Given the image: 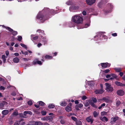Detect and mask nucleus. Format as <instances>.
<instances>
[{
    "label": "nucleus",
    "mask_w": 125,
    "mask_h": 125,
    "mask_svg": "<svg viewBox=\"0 0 125 125\" xmlns=\"http://www.w3.org/2000/svg\"><path fill=\"white\" fill-rule=\"evenodd\" d=\"M77 105L78 107L80 108H81L83 106V104H79Z\"/></svg>",
    "instance_id": "obj_35"
},
{
    "label": "nucleus",
    "mask_w": 125,
    "mask_h": 125,
    "mask_svg": "<svg viewBox=\"0 0 125 125\" xmlns=\"http://www.w3.org/2000/svg\"><path fill=\"white\" fill-rule=\"evenodd\" d=\"M94 92L96 94H101L104 92V91L102 89L98 90H95Z\"/></svg>",
    "instance_id": "obj_6"
},
{
    "label": "nucleus",
    "mask_w": 125,
    "mask_h": 125,
    "mask_svg": "<svg viewBox=\"0 0 125 125\" xmlns=\"http://www.w3.org/2000/svg\"><path fill=\"white\" fill-rule=\"evenodd\" d=\"M117 94L119 95L122 96L124 94V92L122 90H118L117 92Z\"/></svg>",
    "instance_id": "obj_10"
},
{
    "label": "nucleus",
    "mask_w": 125,
    "mask_h": 125,
    "mask_svg": "<svg viewBox=\"0 0 125 125\" xmlns=\"http://www.w3.org/2000/svg\"><path fill=\"white\" fill-rule=\"evenodd\" d=\"M100 119L101 120L104 122L107 121L108 120V118L104 116L100 117Z\"/></svg>",
    "instance_id": "obj_13"
},
{
    "label": "nucleus",
    "mask_w": 125,
    "mask_h": 125,
    "mask_svg": "<svg viewBox=\"0 0 125 125\" xmlns=\"http://www.w3.org/2000/svg\"><path fill=\"white\" fill-rule=\"evenodd\" d=\"M44 12V13H49L50 14V13H51V12L50 11V10L48 8H45L44 10L42 11V12Z\"/></svg>",
    "instance_id": "obj_7"
},
{
    "label": "nucleus",
    "mask_w": 125,
    "mask_h": 125,
    "mask_svg": "<svg viewBox=\"0 0 125 125\" xmlns=\"http://www.w3.org/2000/svg\"><path fill=\"white\" fill-rule=\"evenodd\" d=\"M55 105H54L53 104H49L48 107L49 108H54L55 107Z\"/></svg>",
    "instance_id": "obj_19"
},
{
    "label": "nucleus",
    "mask_w": 125,
    "mask_h": 125,
    "mask_svg": "<svg viewBox=\"0 0 125 125\" xmlns=\"http://www.w3.org/2000/svg\"><path fill=\"white\" fill-rule=\"evenodd\" d=\"M42 45L41 43H38L37 45V46L38 47H40L41 46H42Z\"/></svg>",
    "instance_id": "obj_58"
},
{
    "label": "nucleus",
    "mask_w": 125,
    "mask_h": 125,
    "mask_svg": "<svg viewBox=\"0 0 125 125\" xmlns=\"http://www.w3.org/2000/svg\"><path fill=\"white\" fill-rule=\"evenodd\" d=\"M18 33L17 32V31H12V34L14 36L16 35Z\"/></svg>",
    "instance_id": "obj_26"
},
{
    "label": "nucleus",
    "mask_w": 125,
    "mask_h": 125,
    "mask_svg": "<svg viewBox=\"0 0 125 125\" xmlns=\"http://www.w3.org/2000/svg\"><path fill=\"white\" fill-rule=\"evenodd\" d=\"M120 104V102L119 101H117L116 103V105L117 106H119Z\"/></svg>",
    "instance_id": "obj_42"
},
{
    "label": "nucleus",
    "mask_w": 125,
    "mask_h": 125,
    "mask_svg": "<svg viewBox=\"0 0 125 125\" xmlns=\"http://www.w3.org/2000/svg\"><path fill=\"white\" fill-rule=\"evenodd\" d=\"M27 114H28V113H27V111H25L23 112V114H24V115H26Z\"/></svg>",
    "instance_id": "obj_59"
},
{
    "label": "nucleus",
    "mask_w": 125,
    "mask_h": 125,
    "mask_svg": "<svg viewBox=\"0 0 125 125\" xmlns=\"http://www.w3.org/2000/svg\"><path fill=\"white\" fill-rule=\"evenodd\" d=\"M5 89V88L3 86H1L0 87V90H4Z\"/></svg>",
    "instance_id": "obj_53"
},
{
    "label": "nucleus",
    "mask_w": 125,
    "mask_h": 125,
    "mask_svg": "<svg viewBox=\"0 0 125 125\" xmlns=\"http://www.w3.org/2000/svg\"><path fill=\"white\" fill-rule=\"evenodd\" d=\"M115 84L118 86H121L125 87V84H122V83L118 81H116L115 82Z\"/></svg>",
    "instance_id": "obj_12"
},
{
    "label": "nucleus",
    "mask_w": 125,
    "mask_h": 125,
    "mask_svg": "<svg viewBox=\"0 0 125 125\" xmlns=\"http://www.w3.org/2000/svg\"><path fill=\"white\" fill-rule=\"evenodd\" d=\"M89 103L91 105L92 104H93L94 103L92 102V101H89Z\"/></svg>",
    "instance_id": "obj_63"
},
{
    "label": "nucleus",
    "mask_w": 125,
    "mask_h": 125,
    "mask_svg": "<svg viewBox=\"0 0 125 125\" xmlns=\"http://www.w3.org/2000/svg\"><path fill=\"white\" fill-rule=\"evenodd\" d=\"M112 35L113 36H117V34L116 33H114L112 34Z\"/></svg>",
    "instance_id": "obj_56"
},
{
    "label": "nucleus",
    "mask_w": 125,
    "mask_h": 125,
    "mask_svg": "<svg viewBox=\"0 0 125 125\" xmlns=\"http://www.w3.org/2000/svg\"><path fill=\"white\" fill-rule=\"evenodd\" d=\"M95 0H86V3L89 5L93 4L95 2Z\"/></svg>",
    "instance_id": "obj_4"
},
{
    "label": "nucleus",
    "mask_w": 125,
    "mask_h": 125,
    "mask_svg": "<svg viewBox=\"0 0 125 125\" xmlns=\"http://www.w3.org/2000/svg\"><path fill=\"white\" fill-rule=\"evenodd\" d=\"M93 115L94 117H97L99 115V113L96 111H94L93 112Z\"/></svg>",
    "instance_id": "obj_21"
},
{
    "label": "nucleus",
    "mask_w": 125,
    "mask_h": 125,
    "mask_svg": "<svg viewBox=\"0 0 125 125\" xmlns=\"http://www.w3.org/2000/svg\"><path fill=\"white\" fill-rule=\"evenodd\" d=\"M70 106H67L65 108L66 110L68 112H69L71 111L72 110L71 106H72V104L71 103H70Z\"/></svg>",
    "instance_id": "obj_9"
},
{
    "label": "nucleus",
    "mask_w": 125,
    "mask_h": 125,
    "mask_svg": "<svg viewBox=\"0 0 125 125\" xmlns=\"http://www.w3.org/2000/svg\"><path fill=\"white\" fill-rule=\"evenodd\" d=\"M76 123V125H82V122L79 120H77Z\"/></svg>",
    "instance_id": "obj_20"
},
{
    "label": "nucleus",
    "mask_w": 125,
    "mask_h": 125,
    "mask_svg": "<svg viewBox=\"0 0 125 125\" xmlns=\"http://www.w3.org/2000/svg\"><path fill=\"white\" fill-rule=\"evenodd\" d=\"M106 86L105 90L107 91L108 92H111L113 90V89L111 85L108 83H105Z\"/></svg>",
    "instance_id": "obj_2"
},
{
    "label": "nucleus",
    "mask_w": 125,
    "mask_h": 125,
    "mask_svg": "<svg viewBox=\"0 0 125 125\" xmlns=\"http://www.w3.org/2000/svg\"><path fill=\"white\" fill-rule=\"evenodd\" d=\"M86 120L88 122H91V124L93 122V120L90 116L87 117Z\"/></svg>",
    "instance_id": "obj_15"
},
{
    "label": "nucleus",
    "mask_w": 125,
    "mask_h": 125,
    "mask_svg": "<svg viewBox=\"0 0 125 125\" xmlns=\"http://www.w3.org/2000/svg\"><path fill=\"white\" fill-rule=\"evenodd\" d=\"M22 59L23 60L25 61H28V60H30V59H27V58H22Z\"/></svg>",
    "instance_id": "obj_43"
},
{
    "label": "nucleus",
    "mask_w": 125,
    "mask_h": 125,
    "mask_svg": "<svg viewBox=\"0 0 125 125\" xmlns=\"http://www.w3.org/2000/svg\"><path fill=\"white\" fill-rule=\"evenodd\" d=\"M51 117L50 116H48L44 117L42 118L41 120L42 121H47L50 120L51 119Z\"/></svg>",
    "instance_id": "obj_5"
},
{
    "label": "nucleus",
    "mask_w": 125,
    "mask_h": 125,
    "mask_svg": "<svg viewBox=\"0 0 125 125\" xmlns=\"http://www.w3.org/2000/svg\"><path fill=\"white\" fill-rule=\"evenodd\" d=\"M101 115H105L106 113L105 112H102L101 113Z\"/></svg>",
    "instance_id": "obj_49"
},
{
    "label": "nucleus",
    "mask_w": 125,
    "mask_h": 125,
    "mask_svg": "<svg viewBox=\"0 0 125 125\" xmlns=\"http://www.w3.org/2000/svg\"><path fill=\"white\" fill-rule=\"evenodd\" d=\"M2 58L3 59H4L6 57L4 55H3L2 56Z\"/></svg>",
    "instance_id": "obj_61"
},
{
    "label": "nucleus",
    "mask_w": 125,
    "mask_h": 125,
    "mask_svg": "<svg viewBox=\"0 0 125 125\" xmlns=\"http://www.w3.org/2000/svg\"><path fill=\"white\" fill-rule=\"evenodd\" d=\"M111 76H112L114 78H116V75L114 74L111 73L110 74Z\"/></svg>",
    "instance_id": "obj_37"
},
{
    "label": "nucleus",
    "mask_w": 125,
    "mask_h": 125,
    "mask_svg": "<svg viewBox=\"0 0 125 125\" xmlns=\"http://www.w3.org/2000/svg\"><path fill=\"white\" fill-rule=\"evenodd\" d=\"M37 63V61H35V60H34L33 61V64L34 65H35Z\"/></svg>",
    "instance_id": "obj_62"
},
{
    "label": "nucleus",
    "mask_w": 125,
    "mask_h": 125,
    "mask_svg": "<svg viewBox=\"0 0 125 125\" xmlns=\"http://www.w3.org/2000/svg\"><path fill=\"white\" fill-rule=\"evenodd\" d=\"M111 77V75H110V74H107L106 76V78H109L110 77Z\"/></svg>",
    "instance_id": "obj_55"
},
{
    "label": "nucleus",
    "mask_w": 125,
    "mask_h": 125,
    "mask_svg": "<svg viewBox=\"0 0 125 125\" xmlns=\"http://www.w3.org/2000/svg\"><path fill=\"white\" fill-rule=\"evenodd\" d=\"M6 29H7L8 30L12 32L13 31V30L10 27H6Z\"/></svg>",
    "instance_id": "obj_27"
},
{
    "label": "nucleus",
    "mask_w": 125,
    "mask_h": 125,
    "mask_svg": "<svg viewBox=\"0 0 125 125\" xmlns=\"http://www.w3.org/2000/svg\"><path fill=\"white\" fill-rule=\"evenodd\" d=\"M82 14L83 15H85L86 14V12L85 11H83V12H82Z\"/></svg>",
    "instance_id": "obj_54"
},
{
    "label": "nucleus",
    "mask_w": 125,
    "mask_h": 125,
    "mask_svg": "<svg viewBox=\"0 0 125 125\" xmlns=\"http://www.w3.org/2000/svg\"><path fill=\"white\" fill-rule=\"evenodd\" d=\"M109 71L110 70L109 69H107L105 70L104 71V72L105 73H106L109 72Z\"/></svg>",
    "instance_id": "obj_40"
},
{
    "label": "nucleus",
    "mask_w": 125,
    "mask_h": 125,
    "mask_svg": "<svg viewBox=\"0 0 125 125\" xmlns=\"http://www.w3.org/2000/svg\"><path fill=\"white\" fill-rule=\"evenodd\" d=\"M21 45L22 47H23L26 49L27 48V47L26 46L25 44H23L21 43Z\"/></svg>",
    "instance_id": "obj_36"
},
{
    "label": "nucleus",
    "mask_w": 125,
    "mask_h": 125,
    "mask_svg": "<svg viewBox=\"0 0 125 125\" xmlns=\"http://www.w3.org/2000/svg\"><path fill=\"white\" fill-rule=\"evenodd\" d=\"M101 64L102 67L104 68L109 67L110 65V64L107 63H101Z\"/></svg>",
    "instance_id": "obj_8"
},
{
    "label": "nucleus",
    "mask_w": 125,
    "mask_h": 125,
    "mask_svg": "<svg viewBox=\"0 0 125 125\" xmlns=\"http://www.w3.org/2000/svg\"><path fill=\"white\" fill-rule=\"evenodd\" d=\"M32 102L31 101H29L28 102V104L30 105H31L32 104Z\"/></svg>",
    "instance_id": "obj_39"
},
{
    "label": "nucleus",
    "mask_w": 125,
    "mask_h": 125,
    "mask_svg": "<svg viewBox=\"0 0 125 125\" xmlns=\"http://www.w3.org/2000/svg\"><path fill=\"white\" fill-rule=\"evenodd\" d=\"M35 125H42L43 123L40 121H36Z\"/></svg>",
    "instance_id": "obj_18"
},
{
    "label": "nucleus",
    "mask_w": 125,
    "mask_h": 125,
    "mask_svg": "<svg viewBox=\"0 0 125 125\" xmlns=\"http://www.w3.org/2000/svg\"><path fill=\"white\" fill-rule=\"evenodd\" d=\"M39 104L41 106H43L45 105V104L42 101H40L38 102Z\"/></svg>",
    "instance_id": "obj_23"
},
{
    "label": "nucleus",
    "mask_w": 125,
    "mask_h": 125,
    "mask_svg": "<svg viewBox=\"0 0 125 125\" xmlns=\"http://www.w3.org/2000/svg\"><path fill=\"white\" fill-rule=\"evenodd\" d=\"M115 69L117 72H119L121 71V69L120 68H115Z\"/></svg>",
    "instance_id": "obj_29"
},
{
    "label": "nucleus",
    "mask_w": 125,
    "mask_h": 125,
    "mask_svg": "<svg viewBox=\"0 0 125 125\" xmlns=\"http://www.w3.org/2000/svg\"><path fill=\"white\" fill-rule=\"evenodd\" d=\"M105 103H103L101 105V106L98 107L99 109H101L104 106H105Z\"/></svg>",
    "instance_id": "obj_31"
},
{
    "label": "nucleus",
    "mask_w": 125,
    "mask_h": 125,
    "mask_svg": "<svg viewBox=\"0 0 125 125\" xmlns=\"http://www.w3.org/2000/svg\"><path fill=\"white\" fill-rule=\"evenodd\" d=\"M60 123L62 124H64L65 123L64 121V120H62L60 121Z\"/></svg>",
    "instance_id": "obj_52"
},
{
    "label": "nucleus",
    "mask_w": 125,
    "mask_h": 125,
    "mask_svg": "<svg viewBox=\"0 0 125 125\" xmlns=\"http://www.w3.org/2000/svg\"><path fill=\"white\" fill-rule=\"evenodd\" d=\"M41 113L42 115H46V112L45 111H41Z\"/></svg>",
    "instance_id": "obj_33"
},
{
    "label": "nucleus",
    "mask_w": 125,
    "mask_h": 125,
    "mask_svg": "<svg viewBox=\"0 0 125 125\" xmlns=\"http://www.w3.org/2000/svg\"><path fill=\"white\" fill-rule=\"evenodd\" d=\"M37 63L38 64H40V65H41L42 64V62L40 61H37Z\"/></svg>",
    "instance_id": "obj_46"
},
{
    "label": "nucleus",
    "mask_w": 125,
    "mask_h": 125,
    "mask_svg": "<svg viewBox=\"0 0 125 125\" xmlns=\"http://www.w3.org/2000/svg\"><path fill=\"white\" fill-rule=\"evenodd\" d=\"M45 57L46 59H50L52 58V56L47 55L45 56Z\"/></svg>",
    "instance_id": "obj_25"
},
{
    "label": "nucleus",
    "mask_w": 125,
    "mask_h": 125,
    "mask_svg": "<svg viewBox=\"0 0 125 125\" xmlns=\"http://www.w3.org/2000/svg\"><path fill=\"white\" fill-rule=\"evenodd\" d=\"M35 122L34 121H32L30 122V123L31 125H35Z\"/></svg>",
    "instance_id": "obj_30"
},
{
    "label": "nucleus",
    "mask_w": 125,
    "mask_h": 125,
    "mask_svg": "<svg viewBox=\"0 0 125 125\" xmlns=\"http://www.w3.org/2000/svg\"><path fill=\"white\" fill-rule=\"evenodd\" d=\"M90 24L89 23H87L85 24L84 25V27L85 28H87L90 25Z\"/></svg>",
    "instance_id": "obj_32"
},
{
    "label": "nucleus",
    "mask_w": 125,
    "mask_h": 125,
    "mask_svg": "<svg viewBox=\"0 0 125 125\" xmlns=\"http://www.w3.org/2000/svg\"><path fill=\"white\" fill-rule=\"evenodd\" d=\"M17 40L19 42H21V40L22 39V38L21 36H19L18 37Z\"/></svg>",
    "instance_id": "obj_24"
},
{
    "label": "nucleus",
    "mask_w": 125,
    "mask_h": 125,
    "mask_svg": "<svg viewBox=\"0 0 125 125\" xmlns=\"http://www.w3.org/2000/svg\"><path fill=\"white\" fill-rule=\"evenodd\" d=\"M75 109L77 110H80V109L79 108V107H78V106L77 105H76V106H75Z\"/></svg>",
    "instance_id": "obj_47"
},
{
    "label": "nucleus",
    "mask_w": 125,
    "mask_h": 125,
    "mask_svg": "<svg viewBox=\"0 0 125 125\" xmlns=\"http://www.w3.org/2000/svg\"><path fill=\"white\" fill-rule=\"evenodd\" d=\"M86 98H87L86 97L85 95L83 96L82 97V99L83 100H85Z\"/></svg>",
    "instance_id": "obj_44"
},
{
    "label": "nucleus",
    "mask_w": 125,
    "mask_h": 125,
    "mask_svg": "<svg viewBox=\"0 0 125 125\" xmlns=\"http://www.w3.org/2000/svg\"><path fill=\"white\" fill-rule=\"evenodd\" d=\"M102 36L104 38V39H106L107 37L105 35H102Z\"/></svg>",
    "instance_id": "obj_60"
},
{
    "label": "nucleus",
    "mask_w": 125,
    "mask_h": 125,
    "mask_svg": "<svg viewBox=\"0 0 125 125\" xmlns=\"http://www.w3.org/2000/svg\"><path fill=\"white\" fill-rule=\"evenodd\" d=\"M118 119V117L117 116H115L111 118V119L114 122H115V121Z\"/></svg>",
    "instance_id": "obj_17"
},
{
    "label": "nucleus",
    "mask_w": 125,
    "mask_h": 125,
    "mask_svg": "<svg viewBox=\"0 0 125 125\" xmlns=\"http://www.w3.org/2000/svg\"><path fill=\"white\" fill-rule=\"evenodd\" d=\"M123 72H120L119 73V75L121 77L123 76Z\"/></svg>",
    "instance_id": "obj_57"
},
{
    "label": "nucleus",
    "mask_w": 125,
    "mask_h": 125,
    "mask_svg": "<svg viewBox=\"0 0 125 125\" xmlns=\"http://www.w3.org/2000/svg\"><path fill=\"white\" fill-rule=\"evenodd\" d=\"M67 104L65 102V101L62 102L61 104L60 105L62 106H65Z\"/></svg>",
    "instance_id": "obj_22"
},
{
    "label": "nucleus",
    "mask_w": 125,
    "mask_h": 125,
    "mask_svg": "<svg viewBox=\"0 0 125 125\" xmlns=\"http://www.w3.org/2000/svg\"><path fill=\"white\" fill-rule=\"evenodd\" d=\"M82 16V15L80 14L75 15L72 17V21L77 24H81L83 21Z\"/></svg>",
    "instance_id": "obj_1"
},
{
    "label": "nucleus",
    "mask_w": 125,
    "mask_h": 125,
    "mask_svg": "<svg viewBox=\"0 0 125 125\" xmlns=\"http://www.w3.org/2000/svg\"><path fill=\"white\" fill-rule=\"evenodd\" d=\"M5 54L7 56L9 55V52L8 51H7L5 52Z\"/></svg>",
    "instance_id": "obj_50"
},
{
    "label": "nucleus",
    "mask_w": 125,
    "mask_h": 125,
    "mask_svg": "<svg viewBox=\"0 0 125 125\" xmlns=\"http://www.w3.org/2000/svg\"><path fill=\"white\" fill-rule=\"evenodd\" d=\"M66 3L68 5H70L71 4V3L70 1H68Z\"/></svg>",
    "instance_id": "obj_51"
},
{
    "label": "nucleus",
    "mask_w": 125,
    "mask_h": 125,
    "mask_svg": "<svg viewBox=\"0 0 125 125\" xmlns=\"http://www.w3.org/2000/svg\"><path fill=\"white\" fill-rule=\"evenodd\" d=\"M38 36H36L35 37H33V38L32 39V40L33 41L36 40L37 39H38Z\"/></svg>",
    "instance_id": "obj_38"
},
{
    "label": "nucleus",
    "mask_w": 125,
    "mask_h": 125,
    "mask_svg": "<svg viewBox=\"0 0 125 125\" xmlns=\"http://www.w3.org/2000/svg\"><path fill=\"white\" fill-rule=\"evenodd\" d=\"M42 13V12H40L39 14H38L37 16V18L39 20H41L44 19V16L41 15V14Z\"/></svg>",
    "instance_id": "obj_11"
},
{
    "label": "nucleus",
    "mask_w": 125,
    "mask_h": 125,
    "mask_svg": "<svg viewBox=\"0 0 125 125\" xmlns=\"http://www.w3.org/2000/svg\"><path fill=\"white\" fill-rule=\"evenodd\" d=\"M92 100L94 103H96L97 102V100L95 98L93 97L92 98Z\"/></svg>",
    "instance_id": "obj_28"
},
{
    "label": "nucleus",
    "mask_w": 125,
    "mask_h": 125,
    "mask_svg": "<svg viewBox=\"0 0 125 125\" xmlns=\"http://www.w3.org/2000/svg\"><path fill=\"white\" fill-rule=\"evenodd\" d=\"M13 115H18V114L17 112H14L13 113Z\"/></svg>",
    "instance_id": "obj_45"
},
{
    "label": "nucleus",
    "mask_w": 125,
    "mask_h": 125,
    "mask_svg": "<svg viewBox=\"0 0 125 125\" xmlns=\"http://www.w3.org/2000/svg\"><path fill=\"white\" fill-rule=\"evenodd\" d=\"M71 118L72 120L75 121L76 122L77 120V119L76 118L73 116H72L71 117Z\"/></svg>",
    "instance_id": "obj_34"
},
{
    "label": "nucleus",
    "mask_w": 125,
    "mask_h": 125,
    "mask_svg": "<svg viewBox=\"0 0 125 125\" xmlns=\"http://www.w3.org/2000/svg\"><path fill=\"white\" fill-rule=\"evenodd\" d=\"M19 59L17 57L14 58L13 60V62L16 63H17L19 62Z\"/></svg>",
    "instance_id": "obj_16"
},
{
    "label": "nucleus",
    "mask_w": 125,
    "mask_h": 125,
    "mask_svg": "<svg viewBox=\"0 0 125 125\" xmlns=\"http://www.w3.org/2000/svg\"><path fill=\"white\" fill-rule=\"evenodd\" d=\"M9 112V110H5L3 111L2 112V114L4 115H6L8 114Z\"/></svg>",
    "instance_id": "obj_14"
},
{
    "label": "nucleus",
    "mask_w": 125,
    "mask_h": 125,
    "mask_svg": "<svg viewBox=\"0 0 125 125\" xmlns=\"http://www.w3.org/2000/svg\"><path fill=\"white\" fill-rule=\"evenodd\" d=\"M28 114H29L30 115H31L32 114V113L31 111H27Z\"/></svg>",
    "instance_id": "obj_48"
},
{
    "label": "nucleus",
    "mask_w": 125,
    "mask_h": 125,
    "mask_svg": "<svg viewBox=\"0 0 125 125\" xmlns=\"http://www.w3.org/2000/svg\"><path fill=\"white\" fill-rule=\"evenodd\" d=\"M84 105L86 106H87L89 105V103L88 102H86L85 103Z\"/></svg>",
    "instance_id": "obj_41"
},
{
    "label": "nucleus",
    "mask_w": 125,
    "mask_h": 125,
    "mask_svg": "<svg viewBox=\"0 0 125 125\" xmlns=\"http://www.w3.org/2000/svg\"><path fill=\"white\" fill-rule=\"evenodd\" d=\"M14 55H15L16 56H18L19 55V53H14Z\"/></svg>",
    "instance_id": "obj_64"
},
{
    "label": "nucleus",
    "mask_w": 125,
    "mask_h": 125,
    "mask_svg": "<svg viewBox=\"0 0 125 125\" xmlns=\"http://www.w3.org/2000/svg\"><path fill=\"white\" fill-rule=\"evenodd\" d=\"M7 104V103L5 101H3L2 103H0V109H4V107Z\"/></svg>",
    "instance_id": "obj_3"
}]
</instances>
